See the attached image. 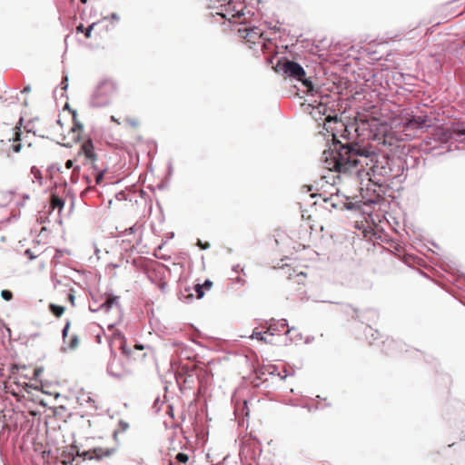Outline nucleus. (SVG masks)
<instances>
[{"label":"nucleus","mask_w":465,"mask_h":465,"mask_svg":"<svg viewBox=\"0 0 465 465\" xmlns=\"http://www.w3.org/2000/svg\"><path fill=\"white\" fill-rule=\"evenodd\" d=\"M120 351H121V353L123 355H124L125 357H127L128 359H131V358H133L134 360L136 359L134 357V352L127 346L125 339L121 342Z\"/></svg>","instance_id":"24"},{"label":"nucleus","mask_w":465,"mask_h":465,"mask_svg":"<svg viewBox=\"0 0 465 465\" xmlns=\"http://www.w3.org/2000/svg\"><path fill=\"white\" fill-rule=\"evenodd\" d=\"M115 448H106L103 449L101 447H96L91 449L93 460H100L104 457H110L115 452Z\"/></svg>","instance_id":"15"},{"label":"nucleus","mask_w":465,"mask_h":465,"mask_svg":"<svg viewBox=\"0 0 465 465\" xmlns=\"http://www.w3.org/2000/svg\"><path fill=\"white\" fill-rule=\"evenodd\" d=\"M31 173L34 175L35 181L40 185H42L43 184V181H44V177L42 175L41 171L36 166H32L31 167Z\"/></svg>","instance_id":"31"},{"label":"nucleus","mask_w":465,"mask_h":465,"mask_svg":"<svg viewBox=\"0 0 465 465\" xmlns=\"http://www.w3.org/2000/svg\"><path fill=\"white\" fill-rule=\"evenodd\" d=\"M163 403V401H161L160 396H156L154 401H153V406H152V409L153 410V411L155 413H158L160 411L161 405Z\"/></svg>","instance_id":"42"},{"label":"nucleus","mask_w":465,"mask_h":465,"mask_svg":"<svg viewBox=\"0 0 465 465\" xmlns=\"http://www.w3.org/2000/svg\"><path fill=\"white\" fill-rule=\"evenodd\" d=\"M329 147L322 152V161L338 173L356 175L381 176L388 181L403 183L407 173L403 171L401 158L397 152L390 154L375 149L372 145L342 143L335 134L328 140Z\"/></svg>","instance_id":"1"},{"label":"nucleus","mask_w":465,"mask_h":465,"mask_svg":"<svg viewBox=\"0 0 465 465\" xmlns=\"http://www.w3.org/2000/svg\"><path fill=\"white\" fill-rule=\"evenodd\" d=\"M174 460L177 463L185 465L189 461V455L184 452H178L175 455Z\"/></svg>","instance_id":"32"},{"label":"nucleus","mask_w":465,"mask_h":465,"mask_svg":"<svg viewBox=\"0 0 465 465\" xmlns=\"http://www.w3.org/2000/svg\"><path fill=\"white\" fill-rule=\"evenodd\" d=\"M196 245L201 249V250H207L210 248V243L209 242H203L202 240L200 239H197V242H196Z\"/></svg>","instance_id":"46"},{"label":"nucleus","mask_w":465,"mask_h":465,"mask_svg":"<svg viewBox=\"0 0 465 465\" xmlns=\"http://www.w3.org/2000/svg\"><path fill=\"white\" fill-rule=\"evenodd\" d=\"M95 25H96V24H95V23H93L92 25H90L86 28V30H84V35H85L86 38H90V37H91V35H92V31H93V29H94V27Z\"/></svg>","instance_id":"52"},{"label":"nucleus","mask_w":465,"mask_h":465,"mask_svg":"<svg viewBox=\"0 0 465 465\" xmlns=\"http://www.w3.org/2000/svg\"><path fill=\"white\" fill-rule=\"evenodd\" d=\"M24 255L26 256L29 261H33L37 257V255L35 254V252L30 248L25 250Z\"/></svg>","instance_id":"44"},{"label":"nucleus","mask_w":465,"mask_h":465,"mask_svg":"<svg viewBox=\"0 0 465 465\" xmlns=\"http://www.w3.org/2000/svg\"><path fill=\"white\" fill-rule=\"evenodd\" d=\"M54 411V415L58 414V410H60V412H63L65 411V407L64 405H60L58 407L51 408Z\"/></svg>","instance_id":"61"},{"label":"nucleus","mask_w":465,"mask_h":465,"mask_svg":"<svg viewBox=\"0 0 465 465\" xmlns=\"http://www.w3.org/2000/svg\"><path fill=\"white\" fill-rule=\"evenodd\" d=\"M364 335L369 341L370 344H372L375 341L381 338V333L378 330L373 329L370 324L364 329Z\"/></svg>","instance_id":"18"},{"label":"nucleus","mask_w":465,"mask_h":465,"mask_svg":"<svg viewBox=\"0 0 465 465\" xmlns=\"http://www.w3.org/2000/svg\"><path fill=\"white\" fill-rule=\"evenodd\" d=\"M232 271L235 273H238L240 272L244 273V269L240 267V264H235L232 266Z\"/></svg>","instance_id":"59"},{"label":"nucleus","mask_w":465,"mask_h":465,"mask_svg":"<svg viewBox=\"0 0 465 465\" xmlns=\"http://www.w3.org/2000/svg\"><path fill=\"white\" fill-rule=\"evenodd\" d=\"M193 291L195 292V295H196L197 299L203 298V296L205 294V291L203 290V285H201V283H197L193 288H191L190 286H184L183 291L180 290L177 294L178 299L184 302H189L193 301L194 298Z\"/></svg>","instance_id":"9"},{"label":"nucleus","mask_w":465,"mask_h":465,"mask_svg":"<svg viewBox=\"0 0 465 465\" xmlns=\"http://www.w3.org/2000/svg\"><path fill=\"white\" fill-rule=\"evenodd\" d=\"M112 102V93L107 89H94L89 104L94 108L107 106Z\"/></svg>","instance_id":"6"},{"label":"nucleus","mask_w":465,"mask_h":465,"mask_svg":"<svg viewBox=\"0 0 465 465\" xmlns=\"http://www.w3.org/2000/svg\"><path fill=\"white\" fill-rule=\"evenodd\" d=\"M80 170H81V167L80 165H75V167H74V170L72 172V174H71V183H78V176H79V173H80Z\"/></svg>","instance_id":"35"},{"label":"nucleus","mask_w":465,"mask_h":465,"mask_svg":"<svg viewBox=\"0 0 465 465\" xmlns=\"http://www.w3.org/2000/svg\"><path fill=\"white\" fill-rule=\"evenodd\" d=\"M153 274H155L154 272H151L150 271L147 270V280H149L152 284L155 285V286H158L159 289L164 292H165V289L167 287V283L166 282L164 281H161L159 282H155L154 280H153Z\"/></svg>","instance_id":"26"},{"label":"nucleus","mask_w":465,"mask_h":465,"mask_svg":"<svg viewBox=\"0 0 465 465\" xmlns=\"http://www.w3.org/2000/svg\"><path fill=\"white\" fill-rule=\"evenodd\" d=\"M118 427L122 431H124L129 428V424L126 421L120 420L118 422Z\"/></svg>","instance_id":"53"},{"label":"nucleus","mask_w":465,"mask_h":465,"mask_svg":"<svg viewBox=\"0 0 465 465\" xmlns=\"http://www.w3.org/2000/svg\"><path fill=\"white\" fill-rule=\"evenodd\" d=\"M85 157L87 160L92 161L94 163V162L97 159V154L93 150H87Z\"/></svg>","instance_id":"45"},{"label":"nucleus","mask_w":465,"mask_h":465,"mask_svg":"<svg viewBox=\"0 0 465 465\" xmlns=\"http://www.w3.org/2000/svg\"><path fill=\"white\" fill-rule=\"evenodd\" d=\"M44 371H45V369L43 366H36L34 369L33 375L30 379L37 381L40 378V376L43 374Z\"/></svg>","instance_id":"37"},{"label":"nucleus","mask_w":465,"mask_h":465,"mask_svg":"<svg viewBox=\"0 0 465 465\" xmlns=\"http://www.w3.org/2000/svg\"><path fill=\"white\" fill-rule=\"evenodd\" d=\"M79 456L82 457L84 460H93L91 449L88 450H83L82 452H79Z\"/></svg>","instance_id":"48"},{"label":"nucleus","mask_w":465,"mask_h":465,"mask_svg":"<svg viewBox=\"0 0 465 465\" xmlns=\"http://www.w3.org/2000/svg\"><path fill=\"white\" fill-rule=\"evenodd\" d=\"M275 71L286 79L301 82L304 87H314L312 81L306 76L304 68L296 61L281 57L277 61Z\"/></svg>","instance_id":"4"},{"label":"nucleus","mask_w":465,"mask_h":465,"mask_svg":"<svg viewBox=\"0 0 465 465\" xmlns=\"http://www.w3.org/2000/svg\"><path fill=\"white\" fill-rule=\"evenodd\" d=\"M70 327H71V322L69 319H66L65 323L62 329V338H63L64 341L68 337Z\"/></svg>","instance_id":"36"},{"label":"nucleus","mask_w":465,"mask_h":465,"mask_svg":"<svg viewBox=\"0 0 465 465\" xmlns=\"http://www.w3.org/2000/svg\"><path fill=\"white\" fill-rule=\"evenodd\" d=\"M201 374V381H199L200 385H203V381L213 377V374L210 371L206 369H201L199 372Z\"/></svg>","instance_id":"34"},{"label":"nucleus","mask_w":465,"mask_h":465,"mask_svg":"<svg viewBox=\"0 0 465 465\" xmlns=\"http://www.w3.org/2000/svg\"><path fill=\"white\" fill-rule=\"evenodd\" d=\"M246 36L245 37H248V38H252L254 36H261V34H262V30L257 27V26H252V27H248L246 28Z\"/></svg>","instance_id":"29"},{"label":"nucleus","mask_w":465,"mask_h":465,"mask_svg":"<svg viewBox=\"0 0 465 465\" xmlns=\"http://www.w3.org/2000/svg\"><path fill=\"white\" fill-rule=\"evenodd\" d=\"M268 330L266 333L270 336H274L281 332L284 328L288 327V321L286 319L274 320L272 319L268 323Z\"/></svg>","instance_id":"13"},{"label":"nucleus","mask_w":465,"mask_h":465,"mask_svg":"<svg viewBox=\"0 0 465 465\" xmlns=\"http://www.w3.org/2000/svg\"><path fill=\"white\" fill-rule=\"evenodd\" d=\"M144 223L137 222L134 225L126 229L128 234H135L138 232V240L137 244L140 245L142 243V236H143V228Z\"/></svg>","instance_id":"20"},{"label":"nucleus","mask_w":465,"mask_h":465,"mask_svg":"<svg viewBox=\"0 0 465 465\" xmlns=\"http://www.w3.org/2000/svg\"><path fill=\"white\" fill-rule=\"evenodd\" d=\"M174 237V232H168L167 234V237H166V240L165 241H163L161 244H159L155 250H160L163 248V245L164 243H166L169 240L173 239Z\"/></svg>","instance_id":"49"},{"label":"nucleus","mask_w":465,"mask_h":465,"mask_svg":"<svg viewBox=\"0 0 465 465\" xmlns=\"http://www.w3.org/2000/svg\"><path fill=\"white\" fill-rule=\"evenodd\" d=\"M46 172H47V175L50 177V179H53L54 173L61 172V166L57 163H53L50 165H48Z\"/></svg>","instance_id":"28"},{"label":"nucleus","mask_w":465,"mask_h":465,"mask_svg":"<svg viewBox=\"0 0 465 465\" xmlns=\"http://www.w3.org/2000/svg\"><path fill=\"white\" fill-rule=\"evenodd\" d=\"M449 137L460 140V142H465V123H454L451 126L449 135L447 133H442L437 139L443 142L446 141L448 143Z\"/></svg>","instance_id":"10"},{"label":"nucleus","mask_w":465,"mask_h":465,"mask_svg":"<svg viewBox=\"0 0 465 465\" xmlns=\"http://www.w3.org/2000/svg\"><path fill=\"white\" fill-rule=\"evenodd\" d=\"M289 93L294 94L300 99H304L301 106L316 122L322 121L324 129L330 132L331 123L341 122L339 113L336 111L335 100L331 94H324L322 89H286ZM321 124V123H319Z\"/></svg>","instance_id":"2"},{"label":"nucleus","mask_w":465,"mask_h":465,"mask_svg":"<svg viewBox=\"0 0 465 465\" xmlns=\"http://www.w3.org/2000/svg\"><path fill=\"white\" fill-rule=\"evenodd\" d=\"M173 164L171 162H169L168 165H167V175L163 180L161 181V183L159 184H157V186H156L157 189L163 190L168 186L169 179L173 174Z\"/></svg>","instance_id":"22"},{"label":"nucleus","mask_w":465,"mask_h":465,"mask_svg":"<svg viewBox=\"0 0 465 465\" xmlns=\"http://www.w3.org/2000/svg\"><path fill=\"white\" fill-rule=\"evenodd\" d=\"M49 312L56 318H60L65 311V307L63 305H58L55 303H49L48 305Z\"/></svg>","instance_id":"21"},{"label":"nucleus","mask_w":465,"mask_h":465,"mask_svg":"<svg viewBox=\"0 0 465 465\" xmlns=\"http://www.w3.org/2000/svg\"><path fill=\"white\" fill-rule=\"evenodd\" d=\"M109 18H111L112 20H115V21H119V20H120V16H119V15H118V14H116V13H113V14H111V15H110V16H105L104 19H105V20H106V19H109Z\"/></svg>","instance_id":"63"},{"label":"nucleus","mask_w":465,"mask_h":465,"mask_svg":"<svg viewBox=\"0 0 465 465\" xmlns=\"http://www.w3.org/2000/svg\"><path fill=\"white\" fill-rule=\"evenodd\" d=\"M341 203L342 207H341V210L356 211L360 209L358 203H353L347 198L344 201L342 200Z\"/></svg>","instance_id":"27"},{"label":"nucleus","mask_w":465,"mask_h":465,"mask_svg":"<svg viewBox=\"0 0 465 465\" xmlns=\"http://www.w3.org/2000/svg\"><path fill=\"white\" fill-rule=\"evenodd\" d=\"M15 193L14 191H7L3 193V198L5 203H0V208L6 206V204L11 202V197Z\"/></svg>","instance_id":"40"},{"label":"nucleus","mask_w":465,"mask_h":465,"mask_svg":"<svg viewBox=\"0 0 465 465\" xmlns=\"http://www.w3.org/2000/svg\"><path fill=\"white\" fill-rule=\"evenodd\" d=\"M0 323H1V325L5 328V330L6 331V332L8 333V336H9V337H11V332H12V331H11L10 327H9V326L5 322H3V321H1V320H0Z\"/></svg>","instance_id":"60"},{"label":"nucleus","mask_w":465,"mask_h":465,"mask_svg":"<svg viewBox=\"0 0 465 465\" xmlns=\"http://www.w3.org/2000/svg\"><path fill=\"white\" fill-rule=\"evenodd\" d=\"M25 365H18V364H15V365H13L11 367V371L12 372H15V371H19L20 369H25Z\"/></svg>","instance_id":"58"},{"label":"nucleus","mask_w":465,"mask_h":465,"mask_svg":"<svg viewBox=\"0 0 465 465\" xmlns=\"http://www.w3.org/2000/svg\"><path fill=\"white\" fill-rule=\"evenodd\" d=\"M347 308L352 311L351 318L358 320L366 325L370 324V322H374L379 318L378 311L373 308H369L361 312L351 304H348Z\"/></svg>","instance_id":"7"},{"label":"nucleus","mask_w":465,"mask_h":465,"mask_svg":"<svg viewBox=\"0 0 465 465\" xmlns=\"http://www.w3.org/2000/svg\"><path fill=\"white\" fill-rule=\"evenodd\" d=\"M417 111H411L406 114L403 121L406 127L427 131L432 126V109L428 103L423 102L420 106H417Z\"/></svg>","instance_id":"5"},{"label":"nucleus","mask_w":465,"mask_h":465,"mask_svg":"<svg viewBox=\"0 0 465 465\" xmlns=\"http://www.w3.org/2000/svg\"><path fill=\"white\" fill-rule=\"evenodd\" d=\"M110 347H112V345L110 344ZM117 357V354H116V351L111 348L110 350V361L107 364V367H106V372L109 376L111 377H114L115 379H121L123 377V375L118 372V371H114V361L116 359Z\"/></svg>","instance_id":"16"},{"label":"nucleus","mask_w":465,"mask_h":465,"mask_svg":"<svg viewBox=\"0 0 465 465\" xmlns=\"http://www.w3.org/2000/svg\"><path fill=\"white\" fill-rule=\"evenodd\" d=\"M175 379L177 381L178 386L180 387V390L183 391V377L181 375V368L180 365L177 366V368L174 371Z\"/></svg>","instance_id":"33"},{"label":"nucleus","mask_w":465,"mask_h":465,"mask_svg":"<svg viewBox=\"0 0 465 465\" xmlns=\"http://www.w3.org/2000/svg\"><path fill=\"white\" fill-rule=\"evenodd\" d=\"M70 114L73 116V125L70 132L73 133V142L79 143L81 141V133L84 131V124L77 119V111L70 109Z\"/></svg>","instance_id":"12"},{"label":"nucleus","mask_w":465,"mask_h":465,"mask_svg":"<svg viewBox=\"0 0 465 465\" xmlns=\"http://www.w3.org/2000/svg\"><path fill=\"white\" fill-rule=\"evenodd\" d=\"M265 334H267L266 331L265 332H263V331H257L254 330L251 337L252 338H256L257 341L264 342V343L276 344V342L273 341L272 339H268L265 336Z\"/></svg>","instance_id":"23"},{"label":"nucleus","mask_w":465,"mask_h":465,"mask_svg":"<svg viewBox=\"0 0 465 465\" xmlns=\"http://www.w3.org/2000/svg\"><path fill=\"white\" fill-rule=\"evenodd\" d=\"M111 294H112V298L109 300H106L103 303H101L99 305V309L108 312L111 311L113 306H117L118 308L120 307L119 296L114 295L113 292Z\"/></svg>","instance_id":"17"},{"label":"nucleus","mask_w":465,"mask_h":465,"mask_svg":"<svg viewBox=\"0 0 465 465\" xmlns=\"http://www.w3.org/2000/svg\"><path fill=\"white\" fill-rule=\"evenodd\" d=\"M147 157L150 159L152 156L151 154L156 153L157 152V143L153 140H147Z\"/></svg>","instance_id":"30"},{"label":"nucleus","mask_w":465,"mask_h":465,"mask_svg":"<svg viewBox=\"0 0 465 465\" xmlns=\"http://www.w3.org/2000/svg\"><path fill=\"white\" fill-rule=\"evenodd\" d=\"M201 285H203V290L206 292V291H209L212 288L213 282L210 279H206L203 282V283H201Z\"/></svg>","instance_id":"50"},{"label":"nucleus","mask_w":465,"mask_h":465,"mask_svg":"<svg viewBox=\"0 0 465 465\" xmlns=\"http://www.w3.org/2000/svg\"><path fill=\"white\" fill-rule=\"evenodd\" d=\"M381 201H382V197L381 194H376L372 198L366 199L367 204L369 206L379 204L380 203H381Z\"/></svg>","instance_id":"38"},{"label":"nucleus","mask_w":465,"mask_h":465,"mask_svg":"<svg viewBox=\"0 0 465 465\" xmlns=\"http://www.w3.org/2000/svg\"><path fill=\"white\" fill-rule=\"evenodd\" d=\"M68 301L72 303V305L74 306V301H75V296H74V291L72 289L70 293L68 294Z\"/></svg>","instance_id":"56"},{"label":"nucleus","mask_w":465,"mask_h":465,"mask_svg":"<svg viewBox=\"0 0 465 465\" xmlns=\"http://www.w3.org/2000/svg\"><path fill=\"white\" fill-rule=\"evenodd\" d=\"M267 373L272 376H281V372H279V369L276 365H270L268 366Z\"/></svg>","instance_id":"43"},{"label":"nucleus","mask_w":465,"mask_h":465,"mask_svg":"<svg viewBox=\"0 0 465 465\" xmlns=\"http://www.w3.org/2000/svg\"><path fill=\"white\" fill-rule=\"evenodd\" d=\"M406 344L401 341L387 338L382 341V351L387 355H394L404 351Z\"/></svg>","instance_id":"11"},{"label":"nucleus","mask_w":465,"mask_h":465,"mask_svg":"<svg viewBox=\"0 0 465 465\" xmlns=\"http://www.w3.org/2000/svg\"><path fill=\"white\" fill-rule=\"evenodd\" d=\"M181 375L183 379V387L185 389H193L195 382L201 381V374L196 373V368L188 364H180Z\"/></svg>","instance_id":"8"},{"label":"nucleus","mask_w":465,"mask_h":465,"mask_svg":"<svg viewBox=\"0 0 465 465\" xmlns=\"http://www.w3.org/2000/svg\"><path fill=\"white\" fill-rule=\"evenodd\" d=\"M64 205H65V199H64L63 197L57 196V195H53V201H52V203L50 206L49 214H51L54 209H58L59 214H61V213L63 212V210L64 208Z\"/></svg>","instance_id":"19"},{"label":"nucleus","mask_w":465,"mask_h":465,"mask_svg":"<svg viewBox=\"0 0 465 465\" xmlns=\"http://www.w3.org/2000/svg\"><path fill=\"white\" fill-rule=\"evenodd\" d=\"M78 344H79L78 336L76 334H73L69 340V344H68L69 348L71 350H74L75 348H77Z\"/></svg>","instance_id":"41"},{"label":"nucleus","mask_w":465,"mask_h":465,"mask_svg":"<svg viewBox=\"0 0 465 465\" xmlns=\"http://www.w3.org/2000/svg\"><path fill=\"white\" fill-rule=\"evenodd\" d=\"M450 151V144L446 141H440L439 139L428 138L423 141L420 144L419 153L417 155L414 151H411L410 146H403L401 149L397 151L398 156L401 158L404 173L411 169L418 167L421 162L423 154H430L432 157H439Z\"/></svg>","instance_id":"3"},{"label":"nucleus","mask_w":465,"mask_h":465,"mask_svg":"<svg viewBox=\"0 0 465 465\" xmlns=\"http://www.w3.org/2000/svg\"><path fill=\"white\" fill-rule=\"evenodd\" d=\"M134 349L137 351H143L145 349V344L136 341L134 344Z\"/></svg>","instance_id":"57"},{"label":"nucleus","mask_w":465,"mask_h":465,"mask_svg":"<svg viewBox=\"0 0 465 465\" xmlns=\"http://www.w3.org/2000/svg\"><path fill=\"white\" fill-rule=\"evenodd\" d=\"M54 411V415L58 414V410H60V412H63L65 411V407L64 405H60L58 407L51 408Z\"/></svg>","instance_id":"62"},{"label":"nucleus","mask_w":465,"mask_h":465,"mask_svg":"<svg viewBox=\"0 0 465 465\" xmlns=\"http://www.w3.org/2000/svg\"><path fill=\"white\" fill-rule=\"evenodd\" d=\"M150 227H151L152 232L155 235L162 231V228H160V229L157 228V225L153 221L151 222Z\"/></svg>","instance_id":"54"},{"label":"nucleus","mask_w":465,"mask_h":465,"mask_svg":"<svg viewBox=\"0 0 465 465\" xmlns=\"http://www.w3.org/2000/svg\"><path fill=\"white\" fill-rule=\"evenodd\" d=\"M294 374H295V371L294 370L289 371L288 369L285 368L283 370V374H281L280 379L282 381H284L287 377L293 376Z\"/></svg>","instance_id":"47"},{"label":"nucleus","mask_w":465,"mask_h":465,"mask_svg":"<svg viewBox=\"0 0 465 465\" xmlns=\"http://www.w3.org/2000/svg\"><path fill=\"white\" fill-rule=\"evenodd\" d=\"M16 90L17 89L5 90L4 94H0V102L6 105L19 103L21 98L19 97L18 93H16Z\"/></svg>","instance_id":"14"},{"label":"nucleus","mask_w":465,"mask_h":465,"mask_svg":"<svg viewBox=\"0 0 465 465\" xmlns=\"http://www.w3.org/2000/svg\"><path fill=\"white\" fill-rule=\"evenodd\" d=\"M323 201L330 204V207L332 209H340L342 207V200H339L338 197L334 199L333 195H331L330 197L323 198Z\"/></svg>","instance_id":"25"},{"label":"nucleus","mask_w":465,"mask_h":465,"mask_svg":"<svg viewBox=\"0 0 465 465\" xmlns=\"http://www.w3.org/2000/svg\"><path fill=\"white\" fill-rule=\"evenodd\" d=\"M247 404H248L247 401H243V405H242V410H241L242 414V415H246V416L249 415V409H248Z\"/></svg>","instance_id":"55"},{"label":"nucleus","mask_w":465,"mask_h":465,"mask_svg":"<svg viewBox=\"0 0 465 465\" xmlns=\"http://www.w3.org/2000/svg\"><path fill=\"white\" fill-rule=\"evenodd\" d=\"M127 122L130 124V125L136 127L139 125V122L135 119L127 118Z\"/></svg>","instance_id":"64"},{"label":"nucleus","mask_w":465,"mask_h":465,"mask_svg":"<svg viewBox=\"0 0 465 465\" xmlns=\"http://www.w3.org/2000/svg\"><path fill=\"white\" fill-rule=\"evenodd\" d=\"M267 371H268V367H266L265 365L259 368L257 370V375H258L259 379H261L262 376L265 375L267 373Z\"/></svg>","instance_id":"51"},{"label":"nucleus","mask_w":465,"mask_h":465,"mask_svg":"<svg viewBox=\"0 0 465 465\" xmlns=\"http://www.w3.org/2000/svg\"><path fill=\"white\" fill-rule=\"evenodd\" d=\"M1 297L3 300H5L6 302H10L13 300L14 294H13L12 291H10L8 289H4L1 291Z\"/></svg>","instance_id":"39"}]
</instances>
